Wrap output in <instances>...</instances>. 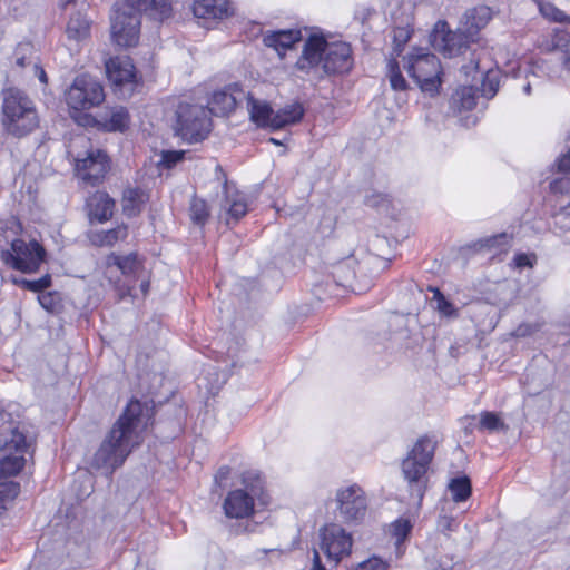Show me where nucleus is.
<instances>
[{
	"instance_id": "1",
	"label": "nucleus",
	"mask_w": 570,
	"mask_h": 570,
	"mask_svg": "<svg viewBox=\"0 0 570 570\" xmlns=\"http://www.w3.org/2000/svg\"><path fill=\"white\" fill-rule=\"evenodd\" d=\"M148 412L138 400H131L91 456L90 466L106 475L121 466L144 440L142 432L150 421Z\"/></svg>"
},
{
	"instance_id": "2",
	"label": "nucleus",
	"mask_w": 570,
	"mask_h": 570,
	"mask_svg": "<svg viewBox=\"0 0 570 570\" xmlns=\"http://www.w3.org/2000/svg\"><path fill=\"white\" fill-rule=\"evenodd\" d=\"M354 66L351 45L313 33L304 42L295 68L309 80L347 75Z\"/></svg>"
},
{
	"instance_id": "3",
	"label": "nucleus",
	"mask_w": 570,
	"mask_h": 570,
	"mask_svg": "<svg viewBox=\"0 0 570 570\" xmlns=\"http://www.w3.org/2000/svg\"><path fill=\"white\" fill-rule=\"evenodd\" d=\"M242 488L227 493L223 502L224 513L229 519L252 517L256 505H266L265 483L257 471H246L242 475Z\"/></svg>"
},
{
	"instance_id": "4",
	"label": "nucleus",
	"mask_w": 570,
	"mask_h": 570,
	"mask_svg": "<svg viewBox=\"0 0 570 570\" xmlns=\"http://www.w3.org/2000/svg\"><path fill=\"white\" fill-rule=\"evenodd\" d=\"M3 95L4 129L13 136L22 137L37 128L39 119L31 99L18 89H8Z\"/></svg>"
},
{
	"instance_id": "5",
	"label": "nucleus",
	"mask_w": 570,
	"mask_h": 570,
	"mask_svg": "<svg viewBox=\"0 0 570 570\" xmlns=\"http://www.w3.org/2000/svg\"><path fill=\"white\" fill-rule=\"evenodd\" d=\"M140 0H116L110 16L112 41L119 47H132L140 35Z\"/></svg>"
},
{
	"instance_id": "6",
	"label": "nucleus",
	"mask_w": 570,
	"mask_h": 570,
	"mask_svg": "<svg viewBox=\"0 0 570 570\" xmlns=\"http://www.w3.org/2000/svg\"><path fill=\"white\" fill-rule=\"evenodd\" d=\"M404 60V68L420 89L431 96L438 94L442 82V67L439 58L425 49H415Z\"/></svg>"
},
{
	"instance_id": "7",
	"label": "nucleus",
	"mask_w": 570,
	"mask_h": 570,
	"mask_svg": "<svg viewBox=\"0 0 570 570\" xmlns=\"http://www.w3.org/2000/svg\"><path fill=\"white\" fill-rule=\"evenodd\" d=\"M438 441L433 436L424 435L417 439L406 458L402 462V472L410 487H416L422 492V482L429 465L433 460Z\"/></svg>"
},
{
	"instance_id": "8",
	"label": "nucleus",
	"mask_w": 570,
	"mask_h": 570,
	"mask_svg": "<svg viewBox=\"0 0 570 570\" xmlns=\"http://www.w3.org/2000/svg\"><path fill=\"white\" fill-rule=\"evenodd\" d=\"M212 119L207 108L180 104L177 109L176 132L188 142L205 139L210 131Z\"/></svg>"
},
{
	"instance_id": "9",
	"label": "nucleus",
	"mask_w": 570,
	"mask_h": 570,
	"mask_svg": "<svg viewBox=\"0 0 570 570\" xmlns=\"http://www.w3.org/2000/svg\"><path fill=\"white\" fill-rule=\"evenodd\" d=\"M7 242L9 239L6 237ZM46 252L36 240L26 242L21 238L10 240V247L1 249L3 263L22 273H33L39 269Z\"/></svg>"
},
{
	"instance_id": "10",
	"label": "nucleus",
	"mask_w": 570,
	"mask_h": 570,
	"mask_svg": "<svg viewBox=\"0 0 570 570\" xmlns=\"http://www.w3.org/2000/svg\"><path fill=\"white\" fill-rule=\"evenodd\" d=\"M105 100L101 83L91 76L81 75L75 78L66 91V102L75 111H85L99 106Z\"/></svg>"
},
{
	"instance_id": "11",
	"label": "nucleus",
	"mask_w": 570,
	"mask_h": 570,
	"mask_svg": "<svg viewBox=\"0 0 570 570\" xmlns=\"http://www.w3.org/2000/svg\"><path fill=\"white\" fill-rule=\"evenodd\" d=\"M335 502L344 522L360 523L364 520L368 508V498L360 484L351 483L340 487L335 493Z\"/></svg>"
},
{
	"instance_id": "12",
	"label": "nucleus",
	"mask_w": 570,
	"mask_h": 570,
	"mask_svg": "<svg viewBox=\"0 0 570 570\" xmlns=\"http://www.w3.org/2000/svg\"><path fill=\"white\" fill-rule=\"evenodd\" d=\"M2 451L0 459V479L18 474L26 464L24 454L28 452L30 441L19 430L12 429L8 435L0 439Z\"/></svg>"
},
{
	"instance_id": "13",
	"label": "nucleus",
	"mask_w": 570,
	"mask_h": 570,
	"mask_svg": "<svg viewBox=\"0 0 570 570\" xmlns=\"http://www.w3.org/2000/svg\"><path fill=\"white\" fill-rule=\"evenodd\" d=\"M473 42L468 33L460 27L456 31L448 28L446 21L439 20L431 33L432 46L446 57H455L463 53L469 43Z\"/></svg>"
},
{
	"instance_id": "14",
	"label": "nucleus",
	"mask_w": 570,
	"mask_h": 570,
	"mask_svg": "<svg viewBox=\"0 0 570 570\" xmlns=\"http://www.w3.org/2000/svg\"><path fill=\"white\" fill-rule=\"evenodd\" d=\"M75 171L83 183L96 186L102 181L110 168V160L101 149H89L85 157L75 159Z\"/></svg>"
},
{
	"instance_id": "15",
	"label": "nucleus",
	"mask_w": 570,
	"mask_h": 570,
	"mask_svg": "<svg viewBox=\"0 0 570 570\" xmlns=\"http://www.w3.org/2000/svg\"><path fill=\"white\" fill-rule=\"evenodd\" d=\"M321 549L327 559L337 564L352 551L353 538L341 525L332 523L321 529Z\"/></svg>"
},
{
	"instance_id": "16",
	"label": "nucleus",
	"mask_w": 570,
	"mask_h": 570,
	"mask_svg": "<svg viewBox=\"0 0 570 570\" xmlns=\"http://www.w3.org/2000/svg\"><path fill=\"white\" fill-rule=\"evenodd\" d=\"M106 73L109 81L120 91L122 97L131 96L136 85V69L130 58L118 56L106 62Z\"/></svg>"
},
{
	"instance_id": "17",
	"label": "nucleus",
	"mask_w": 570,
	"mask_h": 570,
	"mask_svg": "<svg viewBox=\"0 0 570 570\" xmlns=\"http://www.w3.org/2000/svg\"><path fill=\"white\" fill-rule=\"evenodd\" d=\"M246 92L238 83H230L223 89L214 91L207 108L208 114L226 116L232 112L236 105L245 99Z\"/></svg>"
},
{
	"instance_id": "18",
	"label": "nucleus",
	"mask_w": 570,
	"mask_h": 570,
	"mask_svg": "<svg viewBox=\"0 0 570 570\" xmlns=\"http://www.w3.org/2000/svg\"><path fill=\"white\" fill-rule=\"evenodd\" d=\"M193 13L205 21H220L234 16L230 0H194Z\"/></svg>"
},
{
	"instance_id": "19",
	"label": "nucleus",
	"mask_w": 570,
	"mask_h": 570,
	"mask_svg": "<svg viewBox=\"0 0 570 570\" xmlns=\"http://www.w3.org/2000/svg\"><path fill=\"white\" fill-rule=\"evenodd\" d=\"M246 109L249 115V119L259 128H266L273 130V118L275 117V110L272 106L262 99H256L252 94H246Z\"/></svg>"
},
{
	"instance_id": "20",
	"label": "nucleus",
	"mask_w": 570,
	"mask_h": 570,
	"mask_svg": "<svg viewBox=\"0 0 570 570\" xmlns=\"http://www.w3.org/2000/svg\"><path fill=\"white\" fill-rule=\"evenodd\" d=\"M491 19L492 10L487 6H479L465 12L461 28L472 41H475L480 30L485 28Z\"/></svg>"
},
{
	"instance_id": "21",
	"label": "nucleus",
	"mask_w": 570,
	"mask_h": 570,
	"mask_svg": "<svg viewBox=\"0 0 570 570\" xmlns=\"http://www.w3.org/2000/svg\"><path fill=\"white\" fill-rule=\"evenodd\" d=\"M90 220L105 223L109 220L115 210V200L106 193L97 191L87 202Z\"/></svg>"
},
{
	"instance_id": "22",
	"label": "nucleus",
	"mask_w": 570,
	"mask_h": 570,
	"mask_svg": "<svg viewBox=\"0 0 570 570\" xmlns=\"http://www.w3.org/2000/svg\"><path fill=\"white\" fill-rule=\"evenodd\" d=\"M301 39L302 33L299 30H274L264 35L263 42L266 47L273 48L278 52V55H282L296 42L301 41Z\"/></svg>"
},
{
	"instance_id": "23",
	"label": "nucleus",
	"mask_w": 570,
	"mask_h": 570,
	"mask_svg": "<svg viewBox=\"0 0 570 570\" xmlns=\"http://www.w3.org/2000/svg\"><path fill=\"white\" fill-rule=\"evenodd\" d=\"M98 124L107 131H125L130 124V116L125 107H112L100 115Z\"/></svg>"
},
{
	"instance_id": "24",
	"label": "nucleus",
	"mask_w": 570,
	"mask_h": 570,
	"mask_svg": "<svg viewBox=\"0 0 570 570\" xmlns=\"http://www.w3.org/2000/svg\"><path fill=\"white\" fill-rule=\"evenodd\" d=\"M304 116V108L299 102H293L275 111L273 130L298 122Z\"/></svg>"
},
{
	"instance_id": "25",
	"label": "nucleus",
	"mask_w": 570,
	"mask_h": 570,
	"mask_svg": "<svg viewBox=\"0 0 570 570\" xmlns=\"http://www.w3.org/2000/svg\"><path fill=\"white\" fill-rule=\"evenodd\" d=\"M476 89L473 86L458 88L451 97V108L454 111L472 110L476 105Z\"/></svg>"
},
{
	"instance_id": "26",
	"label": "nucleus",
	"mask_w": 570,
	"mask_h": 570,
	"mask_svg": "<svg viewBox=\"0 0 570 570\" xmlns=\"http://www.w3.org/2000/svg\"><path fill=\"white\" fill-rule=\"evenodd\" d=\"M144 11L150 19L165 21L171 16V4L169 0H140L138 13Z\"/></svg>"
},
{
	"instance_id": "27",
	"label": "nucleus",
	"mask_w": 570,
	"mask_h": 570,
	"mask_svg": "<svg viewBox=\"0 0 570 570\" xmlns=\"http://www.w3.org/2000/svg\"><path fill=\"white\" fill-rule=\"evenodd\" d=\"M226 199L224 204V208L227 212V224L230 223V220L237 222L239 218H242L248 210V204L246 200V196L240 193H234L229 194L228 190H226Z\"/></svg>"
},
{
	"instance_id": "28",
	"label": "nucleus",
	"mask_w": 570,
	"mask_h": 570,
	"mask_svg": "<svg viewBox=\"0 0 570 570\" xmlns=\"http://www.w3.org/2000/svg\"><path fill=\"white\" fill-rule=\"evenodd\" d=\"M109 261L117 265L124 275L134 278L141 277V274L145 272L144 265L136 254H129L127 256L112 255L109 257Z\"/></svg>"
},
{
	"instance_id": "29",
	"label": "nucleus",
	"mask_w": 570,
	"mask_h": 570,
	"mask_svg": "<svg viewBox=\"0 0 570 570\" xmlns=\"http://www.w3.org/2000/svg\"><path fill=\"white\" fill-rule=\"evenodd\" d=\"M66 32L69 39L81 41L89 37L90 22L82 13L77 12L70 17Z\"/></svg>"
},
{
	"instance_id": "30",
	"label": "nucleus",
	"mask_w": 570,
	"mask_h": 570,
	"mask_svg": "<svg viewBox=\"0 0 570 570\" xmlns=\"http://www.w3.org/2000/svg\"><path fill=\"white\" fill-rule=\"evenodd\" d=\"M412 531V523L406 518H399L392 522L389 527V533L394 539L396 556L400 557L403 553L402 544L407 539Z\"/></svg>"
},
{
	"instance_id": "31",
	"label": "nucleus",
	"mask_w": 570,
	"mask_h": 570,
	"mask_svg": "<svg viewBox=\"0 0 570 570\" xmlns=\"http://www.w3.org/2000/svg\"><path fill=\"white\" fill-rule=\"evenodd\" d=\"M145 202L146 195L140 188L125 189L122 195V210L125 215L129 217L136 216Z\"/></svg>"
},
{
	"instance_id": "32",
	"label": "nucleus",
	"mask_w": 570,
	"mask_h": 570,
	"mask_svg": "<svg viewBox=\"0 0 570 570\" xmlns=\"http://www.w3.org/2000/svg\"><path fill=\"white\" fill-rule=\"evenodd\" d=\"M127 236V226L119 225L110 230L94 233L91 242L96 246H114L117 242L126 239Z\"/></svg>"
},
{
	"instance_id": "33",
	"label": "nucleus",
	"mask_w": 570,
	"mask_h": 570,
	"mask_svg": "<svg viewBox=\"0 0 570 570\" xmlns=\"http://www.w3.org/2000/svg\"><path fill=\"white\" fill-rule=\"evenodd\" d=\"M448 488L455 502L465 501L471 495V482L465 475L451 479Z\"/></svg>"
},
{
	"instance_id": "34",
	"label": "nucleus",
	"mask_w": 570,
	"mask_h": 570,
	"mask_svg": "<svg viewBox=\"0 0 570 570\" xmlns=\"http://www.w3.org/2000/svg\"><path fill=\"white\" fill-rule=\"evenodd\" d=\"M387 78L391 85V88L399 92H404L407 89V82L402 76V72L399 68V63L395 59H390L387 61Z\"/></svg>"
},
{
	"instance_id": "35",
	"label": "nucleus",
	"mask_w": 570,
	"mask_h": 570,
	"mask_svg": "<svg viewBox=\"0 0 570 570\" xmlns=\"http://www.w3.org/2000/svg\"><path fill=\"white\" fill-rule=\"evenodd\" d=\"M38 57L30 42L19 43L14 51V63L19 68H30V61H37Z\"/></svg>"
},
{
	"instance_id": "36",
	"label": "nucleus",
	"mask_w": 570,
	"mask_h": 570,
	"mask_svg": "<svg viewBox=\"0 0 570 570\" xmlns=\"http://www.w3.org/2000/svg\"><path fill=\"white\" fill-rule=\"evenodd\" d=\"M538 2L540 13L548 20L553 22H566L570 23V17L567 16L562 10L557 8L551 2H544L541 0H535Z\"/></svg>"
},
{
	"instance_id": "37",
	"label": "nucleus",
	"mask_w": 570,
	"mask_h": 570,
	"mask_svg": "<svg viewBox=\"0 0 570 570\" xmlns=\"http://www.w3.org/2000/svg\"><path fill=\"white\" fill-rule=\"evenodd\" d=\"M433 292L432 303L434 308L445 317H456L458 309L449 302L439 288H430Z\"/></svg>"
},
{
	"instance_id": "38",
	"label": "nucleus",
	"mask_w": 570,
	"mask_h": 570,
	"mask_svg": "<svg viewBox=\"0 0 570 570\" xmlns=\"http://www.w3.org/2000/svg\"><path fill=\"white\" fill-rule=\"evenodd\" d=\"M500 86V73L498 70H488L482 79L481 94L488 99L494 97Z\"/></svg>"
},
{
	"instance_id": "39",
	"label": "nucleus",
	"mask_w": 570,
	"mask_h": 570,
	"mask_svg": "<svg viewBox=\"0 0 570 570\" xmlns=\"http://www.w3.org/2000/svg\"><path fill=\"white\" fill-rule=\"evenodd\" d=\"M479 428L489 432H495L503 430L505 424L503 420L494 412H482L480 413Z\"/></svg>"
},
{
	"instance_id": "40",
	"label": "nucleus",
	"mask_w": 570,
	"mask_h": 570,
	"mask_svg": "<svg viewBox=\"0 0 570 570\" xmlns=\"http://www.w3.org/2000/svg\"><path fill=\"white\" fill-rule=\"evenodd\" d=\"M209 212L203 199L194 198L190 203V218L197 225H204L208 218Z\"/></svg>"
},
{
	"instance_id": "41",
	"label": "nucleus",
	"mask_w": 570,
	"mask_h": 570,
	"mask_svg": "<svg viewBox=\"0 0 570 570\" xmlns=\"http://www.w3.org/2000/svg\"><path fill=\"white\" fill-rule=\"evenodd\" d=\"M412 35V28L409 22L404 26H397L393 29V43L394 50L397 55L402 51L404 45L410 40Z\"/></svg>"
},
{
	"instance_id": "42",
	"label": "nucleus",
	"mask_w": 570,
	"mask_h": 570,
	"mask_svg": "<svg viewBox=\"0 0 570 570\" xmlns=\"http://www.w3.org/2000/svg\"><path fill=\"white\" fill-rule=\"evenodd\" d=\"M551 46L554 50H560L563 53L570 50V35L566 30L554 29L551 37Z\"/></svg>"
},
{
	"instance_id": "43",
	"label": "nucleus",
	"mask_w": 570,
	"mask_h": 570,
	"mask_svg": "<svg viewBox=\"0 0 570 570\" xmlns=\"http://www.w3.org/2000/svg\"><path fill=\"white\" fill-rule=\"evenodd\" d=\"M20 491V485L17 482H2L0 483V501L13 500Z\"/></svg>"
},
{
	"instance_id": "44",
	"label": "nucleus",
	"mask_w": 570,
	"mask_h": 570,
	"mask_svg": "<svg viewBox=\"0 0 570 570\" xmlns=\"http://www.w3.org/2000/svg\"><path fill=\"white\" fill-rule=\"evenodd\" d=\"M38 301L41 307L48 312H55L59 304L58 295L52 292L40 293L38 295Z\"/></svg>"
},
{
	"instance_id": "45",
	"label": "nucleus",
	"mask_w": 570,
	"mask_h": 570,
	"mask_svg": "<svg viewBox=\"0 0 570 570\" xmlns=\"http://www.w3.org/2000/svg\"><path fill=\"white\" fill-rule=\"evenodd\" d=\"M387 562L379 557H371L358 563L355 570H386Z\"/></svg>"
},
{
	"instance_id": "46",
	"label": "nucleus",
	"mask_w": 570,
	"mask_h": 570,
	"mask_svg": "<svg viewBox=\"0 0 570 570\" xmlns=\"http://www.w3.org/2000/svg\"><path fill=\"white\" fill-rule=\"evenodd\" d=\"M514 266L519 269L521 268H532L537 263V255L533 253H519L513 258Z\"/></svg>"
},
{
	"instance_id": "47",
	"label": "nucleus",
	"mask_w": 570,
	"mask_h": 570,
	"mask_svg": "<svg viewBox=\"0 0 570 570\" xmlns=\"http://www.w3.org/2000/svg\"><path fill=\"white\" fill-rule=\"evenodd\" d=\"M185 153L177 150H168L161 154V159L159 161L166 168H170L180 160H183Z\"/></svg>"
},
{
	"instance_id": "48",
	"label": "nucleus",
	"mask_w": 570,
	"mask_h": 570,
	"mask_svg": "<svg viewBox=\"0 0 570 570\" xmlns=\"http://www.w3.org/2000/svg\"><path fill=\"white\" fill-rule=\"evenodd\" d=\"M51 285L50 275H45L39 279L30 281L29 283H24V288L35 293H40L48 288Z\"/></svg>"
},
{
	"instance_id": "49",
	"label": "nucleus",
	"mask_w": 570,
	"mask_h": 570,
	"mask_svg": "<svg viewBox=\"0 0 570 570\" xmlns=\"http://www.w3.org/2000/svg\"><path fill=\"white\" fill-rule=\"evenodd\" d=\"M553 193L570 194V177L563 176L550 183Z\"/></svg>"
},
{
	"instance_id": "50",
	"label": "nucleus",
	"mask_w": 570,
	"mask_h": 570,
	"mask_svg": "<svg viewBox=\"0 0 570 570\" xmlns=\"http://www.w3.org/2000/svg\"><path fill=\"white\" fill-rule=\"evenodd\" d=\"M539 331L538 324L523 323L520 324L513 332L517 337H527Z\"/></svg>"
},
{
	"instance_id": "51",
	"label": "nucleus",
	"mask_w": 570,
	"mask_h": 570,
	"mask_svg": "<svg viewBox=\"0 0 570 570\" xmlns=\"http://www.w3.org/2000/svg\"><path fill=\"white\" fill-rule=\"evenodd\" d=\"M557 224H560L561 227L570 229V205L564 206L561 210L556 215Z\"/></svg>"
},
{
	"instance_id": "52",
	"label": "nucleus",
	"mask_w": 570,
	"mask_h": 570,
	"mask_svg": "<svg viewBox=\"0 0 570 570\" xmlns=\"http://www.w3.org/2000/svg\"><path fill=\"white\" fill-rule=\"evenodd\" d=\"M30 70L35 77H37L41 83H47V75L43 68L39 63V59L37 61H30Z\"/></svg>"
},
{
	"instance_id": "53",
	"label": "nucleus",
	"mask_w": 570,
	"mask_h": 570,
	"mask_svg": "<svg viewBox=\"0 0 570 570\" xmlns=\"http://www.w3.org/2000/svg\"><path fill=\"white\" fill-rule=\"evenodd\" d=\"M557 165L560 171L570 173V150L558 159Z\"/></svg>"
},
{
	"instance_id": "54",
	"label": "nucleus",
	"mask_w": 570,
	"mask_h": 570,
	"mask_svg": "<svg viewBox=\"0 0 570 570\" xmlns=\"http://www.w3.org/2000/svg\"><path fill=\"white\" fill-rule=\"evenodd\" d=\"M455 525V520L451 517H443L439 521V527L442 530L453 531Z\"/></svg>"
},
{
	"instance_id": "55",
	"label": "nucleus",
	"mask_w": 570,
	"mask_h": 570,
	"mask_svg": "<svg viewBox=\"0 0 570 570\" xmlns=\"http://www.w3.org/2000/svg\"><path fill=\"white\" fill-rule=\"evenodd\" d=\"M562 70L570 77V50L566 51L561 59Z\"/></svg>"
},
{
	"instance_id": "56",
	"label": "nucleus",
	"mask_w": 570,
	"mask_h": 570,
	"mask_svg": "<svg viewBox=\"0 0 570 570\" xmlns=\"http://www.w3.org/2000/svg\"><path fill=\"white\" fill-rule=\"evenodd\" d=\"M309 570H326L325 567L322 564L320 554L316 550H314L313 564Z\"/></svg>"
},
{
	"instance_id": "57",
	"label": "nucleus",
	"mask_w": 570,
	"mask_h": 570,
	"mask_svg": "<svg viewBox=\"0 0 570 570\" xmlns=\"http://www.w3.org/2000/svg\"><path fill=\"white\" fill-rule=\"evenodd\" d=\"M138 279H140V289H141V293L144 295H146L148 293V289H149V279L146 275V271L144 272V274H141V277H139Z\"/></svg>"
},
{
	"instance_id": "58",
	"label": "nucleus",
	"mask_w": 570,
	"mask_h": 570,
	"mask_svg": "<svg viewBox=\"0 0 570 570\" xmlns=\"http://www.w3.org/2000/svg\"><path fill=\"white\" fill-rule=\"evenodd\" d=\"M12 282H13L16 285H19V286H21V287H23V288H24V283H29V279H26V278H17V277H14V278L12 279Z\"/></svg>"
},
{
	"instance_id": "59",
	"label": "nucleus",
	"mask_w": 570,
	"mask_h": 570,
	"mask_svg": "<svg viewBox=\"0 0 570 570\" xmlns=\"http://www.w3.org/2000/svg\"><path fill=\"white\" fill-rule=\"evenodd\" d=\"M463 71L466 76H470V71L473 69V70H476L478 69V63L473 65V67H469V66H464L463 68Z\"/></svg>"
},
{
	"instance_id": "60",
	"label": "nucleus",
	"mask_w": 570,
	"mask_h": 570,
	"mask_svg": "<svg viewBox=\"0 0 570 570\" xmlns=\"http://www.w3.org/2000/svg\"><path fill=\"white\" fill-rule=\"evenodd\" d=\"M523 92L525 95H530L531 94V85L530 83H527L524 87H523Z\"/></svg>"
},
{
	"instance_id": "61",
	"label": "nucleus",
	"mask_w": 570,
	"mask_h": 570,
	"mask_svg": "<svg viewBox=\"0 0 570 570\" xmlns=\"http://www.w3.org/2000/svg\"><path fill=\"white\" fill-rule=\"evenodd\" d=\"M73 0H59V3H60V6L66 7L67 4H69Z\"/></svg>"
},
{
	"instance_id": "62",
	"label": "nucleus",
	"mask_w": 570,
	"mask_h": 570,
	"mask_svg": "<svg viewBox=\"0 0 570 570\" xmlns=\"http://www.w3.org/2000/svg\"><path fill=\"white\" fill-rule=\"evenodd\" d=\"M219 472L225 475L227 474L228 470L224 471V469H219Z\"/></svg>"
},
{
	"instance_id": "63",
	"label": "nucleus",
	"mask_w": 570,
	"mask_h": 570,
	"mask_svg": "<svg viewBox=\"0 0 570 570\" xmlns=\"http://www.w3.org/2000/svg\"><path fill=\"white\" fill-rule=\"evenodd\" d=\"M271 141H272L273 144H275V145H278V144H279V142H278L276 139H274V138H271Z\"/></svg>"
},
{
	"instance_id": "64",
	"label": "nucleus",
	"mask_w": 570,
	"mask_h": 570,
	"mask_svg": "<svg viewBox=\"0 0 570 570\" xmlns=\"http://www.w3.org/2000/svg\"><path fill=\"white\" fill-rule=\"evenodd\" d=\"M208 391H209V393H214L215 392L214 387H210Z\"/></svg>"
}]
</instances>
